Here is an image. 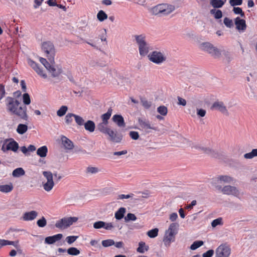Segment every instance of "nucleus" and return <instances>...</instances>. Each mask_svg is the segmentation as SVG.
Returning <instances> with one entry per match:
<instances>
[{
	"mask_svg": "<svg viewBox=\"0 0 257 257\" xmlns=\"http://www.w3.org/2000/svg\"><path fill=\"white\" fill-rule=\"evenodd\" d=\"M6 93L4 85L0 84V100L5 96Z\"/></svg>",
	"mask_w": 257,
	"mask_h": 257,
	"instance_id": "obj_62",
	"label": "nucleus"
},
{
	"mask_svg": "<svg viewBox=\"0 0 257 257\" xmlns=\"http://www.w3.org/2000/svg\"><path fill=\"white\" fill-rule=\"evenodd\" d=\"M48 70L51 73L53 77H58L62 72V70L60 67H57L56 68L53 65H51Z\"/></svg>",
	"mask_w": 257,
	"mask_h": 257,
	"instance_id": "obj_23",
	"label": "nucleus"
},
{
	"mask_svg": "<svg viewBox=\"0 0 257 257\" xmlns=\"http://www.w3.org/2000/svg\"><path fill=\"white\" fill-rule=\"evenodd\" d=\"M78 220L76 217H63L58 220L55 223V227L60 229H65L70 226Z\"/></svg>",
	"mask_w": 257,
	"mask_h": 257,
	"instance_id": "obj_6",
	"label": "nucleus"
},
{
	"mask_svg": "<svg viewBox=\"0 0 257 257\" xmlns=\"http://www.w3.org/2000/svg\"><path fill=\"white\" fill-rule=\"evenodd\" d=\"M37 224L39 227H44L47 224L46 219L44 217H42L40 219L37 221Z\"/></svg>",
	"mask_w": 257,
	"mask_h": 257,
	"instance_id": "obj_57",
	"label": "nucleus"
},
{
	"mask_svg": "<svg viewBox=\"0 0 257 257\" xmlns=\"http://www.w3.org/2000/svg\"><path fill=\"white\" fill-rule=\"evenodd\" d=\"M28 130V125L26 124L20 123L17 128V132L20 135H23Z\"/></svg>",
	"mask_w": 257,
	"mask_h": 257,
	"instance_id": "obj_32",
	"label": "nucleus"
},
{
	"mask_svg": "<svg viewBox=\"0 0 257 257\" xmlns=\"http://www.w3.org/2000/svg\"><path fill=\"white\" fill-rule=\"evenodd\" d=\"M129 135L130 137L134 140H137L139 138V135L137 132L131 131L129 133Z\"/></svg>",
	"mask_w": 257,
	"mask_h": 257,
	"instance_id": "obj_60",
	"label": "nucleus"
},
{
	"mask_svg": "<svg viewBox=\"0 0 257 257\" xmlns=\"http://www.w3.org/2000/svg\"><path fill=\"white\" fill-rule=\"evenodd\" d=\"M112 119L119 127H124L125 125L124 119L122 115L120 114L114 115Z\"/></svg>",
	"mask_w": 257,
	"mask_h": 257,
	"instance_id": "obj_18",
	"label": "nucleus"
},
{
	"mask_svg": "<svg viewBox=\"0 0 257 257\" xmlns=\"http://www.w3.org/2000/svg\"><path fill=\"white\" fill-rule=\"evenodd\" d=\"M194 147L197 149H200L202 150L204 153L210 155L211 156L213 157L216 158L218 156V154L216 153L215 151L212 150L209 148H201L198 146H195Z\"/></svg>",
	"mask_w": 257,
	"mask_h": 257,
	"instance_id": "obj_21",
	"label": "nucleus"
},
{
	"mask_svg": "<svg viewBox=\"0 0 257 257\" xmlns=\"http://www.w3.org/2000/svg\"><path fill=\"white\" fill-rule=\"evenodd\" d=\"M222 218L221 217H219L213 220L211 222V225L213 227H215L218 225H222Z\"/></svg>",
	"mask_w": 257,
	"mask_h": 257,
	"instance_id": "obj_51",
	"label": "nucleus"
},
{
	"mask_svg": "<svg viewBox=\"0 0 257 257\" xmlns=\"http://www.w3.org/2000/svg\"><path fill=\"white\" fill-rule=\"evenodd\" d=\"M137 219V217L134 214L129 213L124 217V220L125 222H128L130 221H135Z\"/></svg>",
	"mask_w": 257,
	"mask_h": 257,
	"instance_id": "obj_50",
	"label": "nucleus"
},
{
	"mask_svg": "<svg viewBox=\"0 0 257 257\" xmlns=\"http://www.w3.org/2000/svg\"><path fill=\"white\" fill-rule=\"evenodd\" d=\"M109 137V140L111 142L119 143L122 140L123 136L121 134L118 133L116 131H114L110 128L106 134Z\"/></svg>",
	"mask_w": 257,
	"mask_h": 257,
	"instance_id": "obj_13",
	"label": "nucleus"
},
{
	"mask_svg": "<svg viewBox=\"0 0 257 257\" xmlns=\"http://www.w3.org/2000/svg\"><path fill=\"white\" fill-rule=\"evenodd\" d=\"M43 175L46 178L47 181H53V174L51 172L44 171L43 172Z\"/></svg>",
	"mask_w": 257,
	"mask_h": 257,
	"instance_id": "obj_48",
	"label": "nucleus"
},
{
	"mask_svg": "<svg viewBox=\"0 0 257 257\" xmlns=\"http://www.w3.org/2000/svg\"><path fill=\"white\" fill-rule=\"evenodd\" d=\"M141 102L143 105V106L146 108H149L151 106V102L148 101L145 98H141Z\"/></svg>",
	"mask_w": 257,
	"mask_h": 257,
	"instance_id": "obj_53",
	"label": "nucleus"
},
{
	"mask_svg": "<svg viewBox=\"0 0 257 257\" xmlns=\"http://www.w3.org/2000/svg\"><path fill=\"white\" fill-rule=\"evenodd\" d=\"M63 235L61 233L46 237L45 239V243L48 244H53L56 241L61 239Z\"/></svg>",
	"mask_w": 257,
	"mask_h": 257,
	"instance_id": "obj_17",
	"label": "nucleus"
},
{
	"mask_svg": "<svg viewBox=\"0 0 257 257\" xmlns=\"http://www.w3.org/2000/svg\"><path fill=\"white\" fill-rule=\"evenodd\" d=\"M85 129L90 133L93 132L95 130V124L92 120H87L84 124Z\"/></svg>",
	"mask_w": 257,
	"mask_h": 257,
	"instance_id": "obj_24",
	"label": "nucleus"
},
{
	"mask_svg": "<svg viewBox=\"0 0 257 257\" xmlns=\"http://www.w3.org/2000/svg\"><path fill=\"white\" fill-rule=\"evenodd\" d=\"M11 141L7 144L6 146V143H4L3 145L2 150L4 152H6L7 151L11 150L14 152H16L19 149V144L18 143L15 141L14 139H11ZM8 140H6L5 141V143H6Z\"/></svg>",
	"mask_w": 257,
	"mask_h": 257,
	"instance_id": "obj_11",
	"label": "nucleus"
},
{
	"mask_svg": "<svg viewBox=\"0 0 257 257\" xmlns=\"http://www.w3.org/2000/svg\"><path fill=\"white\" fill-rule=\"evenodd\" d=\"M159 229L157 228L151 229L147 232V235L151 238H154L158 234Z\"/></svg>",
	"mask_w": 257,
	"mask_h": 257,
	"instance_id": "obj_43",
	"label": "nucleus"
},
{
	"mask_svg": "<svg viewBox=\"0 0 257 257\" xmlns=\"http://www.w3.org/2000/svg\"><path fill=\"white\" fill-rule=\"evenodd\" d=\"M223 23L227 28H231L233 26V23L232 20L229 19L227 17H225L224 19Z\"/></svg>",
	"mask_w": 257,
	"mask_h": 257,
	"instance_id": "obj_52",
	"label": "nucleus"
},
{
	"mask_svg": "<svg viewBox=\"0 0 257 257\" xmlns=\"http://www.w3.org/2000/svg\"><path fill=\"white\" fill-rule=\"evenodd\" d=\"M78 238L77 236H69L66 238V240L69 244L73 243Z\"/></svg>",
	"mask_w": 257,
	"mask_h": 257,
	"instance_id": "obj_59",
	"label": "nucleus"
},
{
	"mask_svg": "<svg viewBox=\"0 0 257 257\" xmlns=\"http://www.w3.org/2000/svg\"><path fill=\"white\" fill-rule=\"evenodd\" d=\"M25 172L22 168H18L15 169L12 173V175L15 177H20L25 174Z\"/></svg>",
	"mask_w": 257,
	"mask_h": 257,
	"instance_id": "obj_33",
	"label": "nucleus"
},
{
	"mask_svg": "<svg viewBox=\"0 0 257 257\" xmlns=\"http://www.w3.org/2000/svg\"><path fill=\"white\" fill-rule=\"evenodd\" d=\"M68 109V107L66 106L63 105L60 109L57 111V114L59 116H62L65 114Z\"/></svg>",
	"mask_w": 257,
	"mask_h": 257,
	"instance_id": "obj_44",
	"label": "nucleus"
},
{
	"mask_svg": "<svg viewBox=\"0 0 257 257\" xmlns=\"http://www.w3.org/2000/svg\"><path fill=\"white\" fill-rule=\"evenodd\" d=\"M23 102L25 105H29L31 103V99L28 93H25L23 96Z\"/></svg>",
	"mask_w": 257,
	"mask_h": 257,
	"instance_id": "obj_55",
	"label": "nucleus"
},
{
	"mask_svg": "<svg viewBox=\"0 0 257 257\" xmlns=\"http://www.w3.org/2000/svg\"><path fill=\"white\" fill-rule=\"evenodd\" d=\"M75 114L72 113H69L66 114L65 117V122L67 124H70L73 121V117Z\"/></svg>",
	"mask_w": 257,
	"mask_h": 257,
	"instance_id": "obj_46",
	"label": "nucleus"
},
{
	"mask_svg": "<svg viewBox=\"0 0 257 257\" xmlns=\"http://www.w3.org/2000/svg\"><path fill=\"white\" fill-rule=\"evenodd\" d=\"M257 157V149H252L251 152L244 155V158L247 159H251Z\"/></svg>",
	"mask_w": 257,
	"mask_h": 257,
	"instance_id": "obj_35",
	"label": "nucleus"
},
{
	"mask_svg": "<svg viewBox=\"0 0 257 257\" xmlns=\"http://www.w3.org/2000/svg\"><path fill=\"white\" fill-rule=\"evenodd\" d=\"M41 49L46 57L52 64L54 63V58L56 54V49L53 43L51 41H46L42 43Z\"/></svg>",
	"mask_w": 257,
	"mask_h": 257,
	"instance_id": "obj_3",
	"label": "nucleus"
},
{
	"mask_svg": "<svg viewBox=\"0 0 257 257\" xmlns=\"http://www.w3.org/2000/svg\"><path fill=\"white\" fill-rule=\"evenodd\" d=\"M97 18L99 21L103 22L107 18V15L103 11L100 10L97 13Z\"/></svg>",
	"mask_w": 257,
	"mask_h": 257,
	"instance_id": "obj_38",
	"label": "nucleus"
},
{
	"mask_svg": "<svg viewBox=\"0 0 257 257\" xmlns=\"http://www.w3.org/2000/svg\"><path fill=\"white\" fill-rule=\"evenodd\" d=\"M204 242L202 240L195 241L191 245L190 248L191 250H195L202 246Z\"/></svg>",
	"mask_w": 257,
	"mask_h": 257,
	"instance_id": "obj_40",
	"label": "nucleus"
},
{
	"mask_svg": "<svg viewBox=\"0 0 257 257\" xmlns=\"http://www.w3.org/2000/svg\"><path fill=\"white\" fill-rule=\"evenodd\" d=\"M115 227H117L119 229H120L122 228L121 226H120L119 225L117 224L114 225L112 222H105V226L104 227V228L106 230H111Z\"/></svg>",
	"mask_w": 257,
	"mask_h": 257,
	"instance_id": "obj_37",
	"label": "nucleus"
},
{
	"mask_svg": "<svg viewBox=\"0 0 257 257\" xmlns=\"http://www.w3.org/2000/svg\"><path fill=\"white\" fill-rule=\"evenodd\" d=\"M212 109H215L226 115L228 114V112L226 106L222 101H215L211 106Z\"/></svg>",
	"mask_w": 257,
	"mask_h": 257,
	"instance_id": "obj_14",
	"label": "nucleus"
},
{
	"mask_svg": "<svg viewBox=\"0 0 257 257\" xmlns=\"http://www.w3.org/2000/svg\"><path fill=\"white\" fill-rule=\"evenodd\" d=\"M216 257H228L230 254L229 247L224 244L219 245L216 249Z\"/></svg>",
	"mask_w": 257,
	"mask_h": 257,
	"instance_id": "obj_12",
	"label": "nucleus"
},
{
	"mask_svg": "<svg viewBox=\"0 0 257 257\" xmlns=\"http://www.w3.org/2000/svg\"><path fill=\"white\" fill-rule=\"evenodd\" d=\"M148 57L150 61L157 64H161L166 60V57L164 54L157 51H153L148 55Z\"/></svg>",
	"mask_w": 257,
	"mask_h": 257,
	"instance_id": "obj_7",
	"label": "nucleus"
},
{
	"mask_svg": "<svg viewBox=\"0 0 257 257\" xmlns=\"http://www.w3.org/2000/svg\"><path fill=\"white\" fill-rule=\"evenodd\" d=\"M176 233L171 231L166 230L165 236L164 237L163 241L164 244L167 245H170L171 241H174L175 240V236Z\"/></svg>",
	"mask_w": 257,
	"mask_h": 257,
	"instance_id": "obj_16",
	"label": "nucleus"
},
{
	"mask_svg": "<svg viewBox=\"0 0 257 257\" xmlns=\"http://www.w3.org/2000/svg\"><path fill=\"white\" fill-rule=\"evenodd\" d=\"M112 112V109L111 108V107H109L107 110V111L106 113L103 114L101 116L102 121H104L108 123V119L110 118Z\"/></svg>",
	"mask_w": 257,
	"mask_h": 257,
	"instance_id": "obj_31",
	"label": "nucleus"
},
{
	"mask_svg": "<svg viewBox=\"0 0 257 257\" xmlns=\"http://www.w3.org/2000/svg\"><path fill=\"white\" fill-rule=\"evenodd\" d=\"M61 140L65 149L67 150H72L74 148L73 142L67 137L63 136Z\"/></svg>",
	"mask_w": 257,
	"mask_h": 257,
	"instance_id": "obj_19",
	"label": "nucleus"
},
{
	"mask_svg": "<svg viewBox=\"0 0 257 257\" xmlns=\"http://www.w3.org/2000/svg\"><path fill=\"white\" fill-rule=\"evenodd\" d=\"M136 42L139 46L140 55L142 56H146L150 51V46L145 40V36L143 35L135 36Z\"/></svg>",
	"mask_w": 257,
	"mask_h": 257,
	"instance_id": "obj_4",
	"label": "nucleus"
},
{
	"mask_svg": "<svg viewBox=\"0 0 257 257\" xmlns=\"http://www.w3.org/2000/svg\"><path fill=\"white\" fill-rule=\"evenodd\" d=\"M54 186V181H47L43 184V188L44 190L47 192L50 191Z\"/></svg>",
	"mask_w": 257,
	"mask_h": 257,
	"instance_id": "obj_36",
	"label": "nucleus"
},
{
	"mask_svg": "<svg viewBox=\"0 0 257 257\" xmlns=\"http://www.w3.org/2000/svg\"><path fill=\"white\" fill-rule=\"evenodd\" d=\"M210 13L211 14L214 15V17L216 19H219L222 17V13L220 10H216V9H213L210 10Z\"/></svg>",
	"mask_w": 257,
	"mask_h": 257,
	"instance_id": "obj_34",
	"label": "nucleus"
},
{
	"mask_svg": "<svg viewBox=\"0 0 257 257\" xmlns=\"http://www.w3.org/2000/svg\"><path fill=\"white\" fill-rule=\"evenodd\" d=\"M226 0H210V5L214 9L221 8L226 2Z\"/></svg>",
	"mask_w": 257,
	"mask_h": 257,
	"instance_id": "obj_25",
	"label": "nucleus"
},
{
	"mask_svg": "<svg viewBox=\"0 0 257 257\" xmlns=\"http://www.w3.org/2000/svg\"><path fill=\"white\" fill-rule=\"evenodd\" d=\"M149 249V246L146 245L145 242L141 241L139 243V247L137 249V251L139 253H144Z\"/></svg>",
	"mask_w": 257,
	"mask_h": 257,
	"instance_id": "obj_26",
	"label": "nucleus"
},
{
	"mask_svg": "<svg viewBox=\"0 0 257 257\" xmlns=\"http://www.w3.org/2000/svg\"><path fill=\"white\" fill-rule=\"evenodd\" d=\"M126 212V209L124 207H120L115 213L114 217L117 220H120L123 218Z\"/></svg>",
	"mask_w": 257,
	"mask_h": 257,
	"instance_id": "obj_29",
	"label": "nucleus"
},
{
	"mask_svg": "<svg viewBox=\"0 0 257 257\" xmlns=\"http://www.w3.org/2000/svg\"><path fill=\"white\" fill-rule=\"evenodd\" d=\"M0 241L1 242V244L0 245H2V247L7 245H12L15 246H16V242L13 241H10L8 240L1 239Z\"/></svg>",
	"mask_w": 257,
	"mask_h": 257,
	"instance_id": "obj_49",
	"label": "nucleus"
},
{
	"mask_svg": "<svg viewBox=\"0 0 257 257\" xmlns=\"http://www.w3.org/2000/svg\"><path fill=\"white\" fill-rule=\"evenodd\" d=\"M13 185L12 183L6 185H0V192L7 193L11 192L13 189Z\"/></svg>",
	"mask_w": 257,
	"mask_h": 257,
	"instance_id": "obj_28",
	"label": "nucleus"
},
{
	"mask_svg": "<svg viewBox=\"0 0 257 257\" xmlns=\"http://www.w3.org/2000/svg\"><path fill=\"white\" fill-rule=\"evenodd\" d=\"M105 226V222L102 221H98L94 223L93 227L95 229H100L104 228Z\"/></svg>",
	"mask_w": 257,
	"mask_h": 257,
	"instance_id": "obj_54",
	"label": "nucleus"
},
{
	"mask_svg": "<svg viewBox=\"0 0 257 257\" xmlns=\"http://www.w3.org/2000/svg\"><path fill=\"white\" fill-rule=\"evenodd\" d=\"M174 10L171 6L167 4H160L152 8L150 12L155 15L165 16L170 14Z\"/></svg>",
	"mask_w": 257,
	"mask_h": 257,
	"instance_id": "obj_5",
	"label": "nucleus"
},
{
	"mask_svg": "<svg viewBox=\"0 0 257 257\" xmlns=\"http://www.w3.org/2000/svg\"><path fill=\"white\" fill-rule=\"evenodd\" d=\"M242 3V0H229V4L231 6H240Z\"/></svg>",
	"mask_w": 257,
	"mask_h": 257,
	"instance_id": "obj_61",
	"label": "nucleus"
},
{
	"mask_svg": "<svg viewBox=\"0 0 257 257\" xmlns=\"http://www.w3.org/2000/svg\"><path fill=\"white\" fill-rule=\"evenodd\" d=\"M218 180L224 183H231L234 181L232 177L227 175H220L217 177Z\"/></svg>",
	"mask_w": 257,
	"mask_h": 257,
	"instance_id": "obj_27",
	"label": "nucleus"
},
{
	"mask_svg": "<svg viewBox=\"0 0 257 257\" xmlns=\"http://www.w3.org/2000/svg\"><path fill=\"white\" fill-rule=\"evenodd\" d=\"M214 253L213 249H209L202 254L203 257H212Z\"/></svg>",
	"mask_w": 257,
	"mask_h": 257,
	"instance_id": "obj_63",
	"label": "nucleus"
},
{
	"mask_svg": "<svg viewBox=\"0 0 257 257\" xmlns=\"http://www.w3.org/2000/svg\"><path fill=\"white\" fill-rule=\"evenodd\" d=\"M233 12L237 15H240L241 17H244V13L242 11L241 8L239 7H234L233 9Z\"/></svg>",
	"mask_w": 257,
	"mask_h": 257,
	"instance_id": "obj_58",
	"label": "nucleus"
},
{
	"mask_svg": "<svg viewBox=\"0 0 257 257\" xmlns=\"http://www.w3.org/2000/svg\"><path fill=\"white\" fill-rule=\"evenodd\" d=\"M157 111L162 115H166L167 114V108L164 105L160 106L158 107Z\"/></svg>",
	"mask_w": 257,
	"mask_h": 257,
	"instance_id": "obj_47",
	"label": "nucleus"
},
{
	"mask_svg": "<svg viewBox=\"0 0 257 257\" xmlns=\"http://www.w3.org/2000/svg\"><path fill=\"white\" fill-rule=\"evenodd\" d=\"M39 61L47 70L50 68V66L52 65L47 61L45 58L40 57Z\"/></svg>",
	"mask_w": 257,
	"mask_h": 257,
	"instance_id": "obj_56",
	"label": "nucleus"
},
{
	"mask_svg": "<svg viewBox=\"0 0 257 257\" xmlns=\"http://www.w3.org/2000/svg\"><path fill=\"white\" fill-rule=\"evenodd\" d=\"M234 23L236 25V29L239 31H244L246 30V25L244 20L238 17L235 19Z\"/></svg>",
	"mask_w": 257,
	"mask_h": 257,
	"instance_id": "obj_15",
	"label": "nucleus"
},
{
	"mask_svg": "<svg viewBox=\"0 0 257 257\" xmlns=\"http://www.w3.org/2000/svg\"><path fill=\"white\" fill-rule=\"evenodd\" d=\"M48 153V148L46 146H43L38 148L37 154L41 158L45 157Z\"/></svg>",
	"mask_w": 257,
	"mask_h": 257,
	"instance_id": "obj_30",
	"label": "nucleus"
},
{
	"mask_svg": "<svg viewBox=\"0 0 257 257\" xmlns=\"http://www.w3.org/2000/svg\"><path fill=\"white\" fill-rule=\"evenodd\" d=\"M200 48L214 57H218L220 55L218 49L208 42L201 44L200 45Z\"/></svg>",
	"mask_w": 257,
	"mask_h": 257,
	"instance_id": "obj_8",
	"label": "nucleus"
},
{
	"mask_svg": "<svg viewBox=\"0 0 257 257\" xmlns=\"http://www.w3.org/2000/svg\"><path fill=\"white\" fill-rule=\"evenodd\" d=\"M5 101L6 109L8 112L17 116L23 120H28L27 108L25 105H21L18 100L10 96L7 97Z\"/></svg>",
	"mask_w": 257,
	"mask_h": 257,
	"instance_id": "obj_1",
	"label": "nucleus"
},
{
	"mask_svg": "<svg viewBox=\"0 0 257 257\" xmlns=\"http://www.w3.org/2000/svg\"><path fill=\"white\" fill-rule=\"evenodd\" d=\"M67 251L68 253L71 255H77L80 253V251L77 248L74 247H71L69 248Z\"/></svg>",
	"mask_w": 257,
	"mask_h": 257,
	"instance_id": "obj_41",
	"label": "nucleus"
},
{
	"mask_svg": "<svg viewBox=\"0 0 257 257\" xmlns=\"http://www.w3.org/2000/svg\"><path fill=\"white\" fill-rule=\"evenodd\" d=\"M38 215V213L36 211H31L26 212L24 214L23 219L25 221L34 220Z\"/></svg>",
	"mask_w": 257,
	"mask_h": 257,
	"instance_id": "obj_20",
	"label": "nucleus"
},
{
	"mask_svg": "<svg viewBox=\"0 0 257 257\" xmlns=\"http://www.w3.org/2000/svg\"><path fill=\"white\" fill-rule=\"evenodd\" d=\"M215 188L220 191L224 195L233 196L240 200L243 195V192H241L240 191L234 186L225 185L222 187L220 185H216L215 186Z\"/></svg>",
	"mask_w": 257,
	"mask_h": 257,
	"instance_id": "obj_2",
	"label": "nucleus"
},
{
	"mask_svg": "<svg viewBox=\"0 0 257 257\" xmlns=\"http://www.w3.org/2000/svg\"><path fill=\"white\" fill-rule=\"evenodd\" d=\"M115 244V242L113 239H108L102 241V245L103 247H106Z\"/></svg>",
	"mask_w": 257,
	"mask_h": 257,
	"instance_id": "obj_45",
	"label": "nucleus"
},
{
	"mask_svg": "<svg viewBox=\"0 0 257 257\" xmlns=\"http://www.w3.org/2000/svg\"><path fill=\"white\" fill-rule=\"evenodd\" d=\"M108 122L102 121L97 125V129L101 133L106 135L110 129L107 127Z\"/></svg>",
	"mask_w": 257,
	"mask_h": 257,
	"instance_id": "obj_22",
	"label": "nucleus"
},
{
	"mask_svg": "<svg viewBox=\"0 0 257 257\" xmlns=\"http://www.w3.org/2000/svg\"><path fill=\"white\" fill-rule=\"evenodd\" d=\"M87 172L91 174H95L98 172V169L96 167H89L87 168Z\"/></svg>",
	"mask_w": 257,
	"mask_h": 257,
	"instance_id": "obj_64",
	"label": "nucleus"
},
{
	"mask_svg": "<svg viewBox=\"0 0 257 257\" xmlns=\"http://www.w3.org/2000/svg\"><path fill=\"white\" fill-rule=\"evenodd\" d=\"M28 63L39 75L44 78H46L47 77L46 74L43 72V68L41 67L39 64L37 63L31 59H28Z\"/></svg>",
	"mask_w": 257,
	"mask_h": 257,
	"instance_id": "obj_10",
	"label": "nucleus"
},
{
	"mask_svg": "<svg viewBox=\"0 0 257 257\" xmlns=\"http://www.w3.org/2000/svg\"><path fill=\"white\" fill-rule=\"evenodd\" d=\"M74 118H75L76 123L78 125H84V124L85 123L84 120L81 116L74 114Z\"/></svg>",
	"mask_w": 257,
	"mask_h": 257,
	"instance_id": "obj_42",
	"label": "nucleus"
},
{
	"mask_svg": "<svg viewBox=\"0 0 257 257\" xmlns=\"http://www.w3.org/2000/svg\"><path fill=\"white\" fill-rule=\"evenodd\" d=\"M178 227L179 224L176 222H173L170 224L168 230L177 234L178 232Z\"/></svg>",
	"mask_w": 257,
	"mask_h": 257,
	"instance_id": "obj_39",
	"label": "nucleus"
},
{
	"mask_svg": "<svg viewBox=\"0 0 257 257\" xmlns=\"http://www.w3.org/2000/svg\"><path fill=\"white\" fill-rule=\"evenodd\" d=\"M138 122L142 129L146 133H150V130L154 131L157 130V128L154 125L152 124L148 119L139 118L138 119Z\"/></svg>",
	"mask_w": 257,
	"mask_h": 257,
	"instance_id": "obj_9",
	"label": "nucleus"
}]
</instances>
